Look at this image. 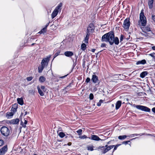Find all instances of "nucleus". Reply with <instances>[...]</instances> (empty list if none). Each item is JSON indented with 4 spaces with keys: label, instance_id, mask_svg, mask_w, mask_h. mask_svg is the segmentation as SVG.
<instances>
[{
    "label": "nucleus",
    "instance_id": "obj_27",
    "mask_svg": "<svg viewBox=\"0 0 155 155\" xmlns=\"http://www.w3.org/2000/svg\"><path fill=\"white\" fill-rule=\"evenodd\" d=\"M45 67L41 65V66L38 68V72L41 73Z\"/></svg>",
    "mask_w": 155,
    "mask_h": 155
},
{
    "label": "nucleus",
    "instance_id": "obj_20",
    "mask_svg": "<svg viewBox=\"0 0 155 155\" xmlns=\"http://www.w3.org/2000/svg\"><path fill=\"white\" fill-rule=\"evenodd\" d=\"M148 74V72L147 71H145L142 72L140 74V77L141 78H144Z\"/></svg>",
    "mask_w": 155,
    "mask_h": 155
},
{
    "label": "nucleus",
    "instance_id": "obj_26",
    "mask_svg": "<svg viewBox=\"0 0 155 155\" xmlns=\"http://www.w3.org/2000/svg\"><path fill=\"white\" fill-rule=\"evenodd\" d=\"M87 48L86 45L85 43H83L81 45V49L83 51L85 50Z\"/></svg>",
    "mask_w": 155,
    "mask_h": 155
},
{
    "label": "nucleus",
    "instance_id": "obj_18",
    "mask_svg": "<svg viewBox=\"0 0 155 155\" xmlns=\"http://www.w3.org/2000/svg\"><path fill=\"white\" fill-rule=\"evenodd\" d=\"M37 88L38 92L41 96H43L44 95V93L41 91L39 86H37Z\"/></svg>",
    "mask_w": 155,
    "mask_h": 155
},
{
    "label": "nucleus",
    "instance_id": "obj_19",
    "mask_svg": "<svg viewBox=\"0 0 155 155\" xmlns=\"http://www.w3.org/2000/svg\"><path fill=\"white\" fill-rule=\"evenodd\" d=\"M62 3L61 2L55 8V9L58 11H60L61 9V7L62 6Z\"/></svg>",
    "mask_w": 155,
    "mask_h": 155
},
{
    "label": "nucleus",
    "instance_id": "obj_53",
    "mask_svg": "<svg viewBox=\"0 0 155 155\" xmlns=\"http://www.w3.org/2000/svg\"><path fill=\"white\" fill-rule=\"evenodd\" d=\"M49 23H47V24L46 25H45V28H46V29H47V28L48 26V25H49Z\"/></svg>",
    "mask_w": 155,
    "mask_h": 155
},
{
    "label": "nucleus",
    "instance_id": "obj_51",
    "mask_svg": "<svg viewBox=\"0 0 155 155\" xmlns=\"http://www.w3.org/2000/svg\"><path fill=\"white\" fill-rule=\"evenodd\" d=\"M121 75V74H116L114 76H116V77L119 78V76H120Z\"/></svg>",
    "mask_w": 155,
    "mask_h": 155
},
{
    "label": "nucleus",
    "instance_id": "obj_24",
    "mask_svg": "<svg viewBox=\"0 0 155 155\" xmlns=\"http://www.w3.org/2000/svg\"><path fill=\"white\" fill-rule=\"evenodd\" d=\"M13 113L12 112H8L7 113L6 117L8 118H9L10 117L13 116Z\"/></svg>",
    "mask_w": 155,
    "mask_h": 155
},
{
    "label": "nucleus",
    "instance_id": "obj_5",
    "mask_svg": "<svg viewBox=\"0 0 155 155\" xmlns=\"http://www.w3.org/2000/svg\"><path fill=\"white\" fill-rule=\"evenodd\" d=\"M135 107L139 110L146 112H150V109L148 107L142 105H136Z\"/></svg>",
    "mask_w": 155,
    "mask_h": 155
},
{
    "label": "nucleus",
    "instance_id": "obj_11",
    "mask_svg": "<svg viewBox=\"0 0 155 155\" xmlns=\"http://www.w3.org/2000/svg\"><path fill=\"white\" fill-rule=\"evenodd\" d=\"M8 148L7 146H5L2 149H0V155L4 154L7 150Z\"/></svg>",
    "mask_w": 155,
    "mask_h": 155
},
{
    "label": "nucleus",
    "instance_id": "obj_32",
    "mask_svg": "<svg viewBox=\"0 0 155 155\" xmlns=\"http://www.w3.org/2000/svg\"><path fill=\"white\" fill-rule=\"evenodd\" d=\"M82 130L81 129H80L77 130L76 132L79 135H80L82 134Z\"/></svg>",
    "mask_w": 155,
    "mask_h": 155
},
{
    "label": "nucleus",
    "instance_id": "obj_64",
    "mask_svg": "<svg viewBox=\"0 0 155 155\" xmlns=\"http://www.w3.org/2000/svg\"><path fill=\"white\" fill-rule=\"evenodd\" d=\"M34 155H38L37 154L35 153L34 154Z\"/></svg>",
    "mask_w": 155,
    "mask_h": 155
},
{
    "label": "nucleus",
    "instance_id": "obj_52",
    "mask_svg": "<svg viewBox=\"0 0 155 155\" xmlns=\"http://www.w3.org/2000/svg\"><path fill=\"white\" fill-rule=\"evenodd\" d=\"M29 112H28L27 111H26L25 112V114L24 115H27L28 114H29Z\"/></svg>",
    "mask_w": 155,
    "mask_h": 155
},
{
    "label": "nucleus",
    "instance_id": "obj_16",
    "mask_svg": "<svg viewBox=\"0 0 155 155\" xmlns=\"http://www.w3.org/2000/svg\"><path fill=\"white\" fill-rule=\"evenodd\" d=\"M146 63V61L145 59H143L141 61H137L136 64L137 65L139 64H144Z\"/></svg>",
    "mask_w": 155,
    "mask_h": 155
},
{
    "label": "nucleus",
    "instance_id": "obj_3",
    "mask_svg": "<svg viewBox=\"0 0 155 155\" xmlns=\"http://www.w3.org/2000/svg\"><path fill=\"white\" fill-rule=\"evenodd\" d=\"M0 131L1 134L5 137L8 136L10 133L9 129L5 126L2 127L1 128Z\"/></svg>",
    "mask_w": 155,
    "mask_h": 155
},
{
    "label": "nucleus",
    "instance_id": "obj_4",
    "mask_svg": "<svg viewBox=\"0 0 155 155\" xmlns=\"http://www.w3.org/2000/svg\"><path fill=\"white\" fill-rule=\"evenodd\" d=\"M130 25L129 18H127L124 21L123 27L126 31H128Z\"/></svg>",
    "mask_w": 155,
    "mask_h": 155
},
{
    "label": "nucleus",
    "instance_id": "obj_1",
    "mask_svg": "<svg viewBox=\"0 0 155 155\" xmlns=\"http://www.w3.org/2000/svg\"><path fill=\"white\" fill-rule=\"evenodd\" d=\"M101 41L108 42L110 45H112L114 43L116 45H118L119 43V40L117 37H114L113 32L110 31L105 34L102 37Z\"/></svg>",
    "mask_w": 155,
    "mask_h": 155
},
{
    "label": "nucleus",
    "instance_id": "obj_54",
    "mask_svg": "<svg viewBox=\"0 0 155 155\" xmlns=\"http://www.w3.org/2000/svg\"><path fill=\"white\" fill-rule=\"evenodd\" d=\"M49 23H47V24L46 25H45V28H46V29H47V28L48 26V25H49Z\"/></svg>",
    "mask_w": 155,
    "mask_h": 155
},
{
    "label": "nucleus",
    "instance_id": "obj_9",
    "mask_svg": "<svg viewBox=\"0 0 155 155\" xmlns=\"http://www.w3.org/2000/svg\"><path fill=\"white\" fill-rule=\"evenodd\" d=\"M94 25L93 24H90L87 28V33H89L90 32H92L94 31Z\"/></svg>",
    "mask_w": 155,
    "mask_h": 155
},
{
    "label": "nucleus",
    "instance_id": "obj_55",
    "mask_svg": "<svg viewBox=\"0 0 155 155\" xmlns=\"http://www.w3.org/2000/svg\"><path fill=\"white\" fill-rule=\"evenodd\" d=\"M97 105L98 106H100L101 105V103H100L99 102V103H97Z\"/></svg>",
    "mask_w": 155,
    "mask_h": 155
},
{
    "label": "nucleus",
    "instance_id": "obj_34",
    "mask_svg": "<svg viewBox=\"0 0 155 155\" xmlns=\"http://www.w3.org/2000/svg\"><path fill=\"white\" fill-rule=\"evenodd\" d=\"M114 145H110L108 147H107V150L109 151L111 149L113 148L114 147Z\"/></svg>",
    "mask_w": 155,
    "mask_h": 155
},
{
    "label": "nucleus",
    "instance_id": "obj_58",
    "mask_svg": "<svg viewBox=\"0 0 155 155\" xmlns=\"http://www.w3.org/2000/svg\"><path fill=\"white\" fill-rule=\"evenodd\" d=\"M71 142H69L68 143V145L69 146H71Z\"/></svg>",
    "mask_w": 155,
    "mask_h": 155
},
{
    "label": "nucleus",
    "instance_id": "obj_22",
    "mask_svg": "<svg viewBox=\"0 0 155 155\" xmlns=\"http://www.w3.org/2000/svg\"><path fill=\"white\" fill-rule=\"evenodd\" d=\"M18 103L21 105H22L23 104V101L22 98H18L17 99Z\"/></svg>",
    "mask_w": 155,
    "mask_h": 155
},
{
    "label": "nucleus",
    "instance_id": "obj_57",
    "mask_svg": "<svg viewBox=\"0 0 155 155\" xmlns=\"http://www.w3.org/2000/svg\"><path fill=\"white\" fill-rule=\"evenodd\" d=\"M152 48L153 50H155V46H152Z\"/></svg>",
    "mask_w": 155,
    "mask_h": 155
},
{
    "label": "nucleus",
    "instance_id": "obj_37",
    "mask_svg": "<svg viewBox=\"0 0 155 155\" xmlns=\"http://www.w3.org/2000/svg\"><path fill=\"white\" fill-rule=\"evenodd\" d=\"M89 98L91 100H92L94 98V95L92 93H91L90 94Z\"/></svg>",
    "mask_w": 155,
    "mask_h": 155
},
{
    "label": "nucleus",
    "instance_id": "obj_14",
    "mask_svg": "<svg viewBox=\"0 0 155 155\" xmlns=\"http://www.w3.org/2000/svg\"><path fill=\"white\" fill-rule=\"evenodd\" d=\"M58 12V11L56 10V9H54L51 15V18L52 19L54 18L57 15Z\"/></svg>",
    "mask_w": 155,
    "mask_h": 155
},
{
    "label": "nucleus",
    "instance_id": "obj_60",
    "mask_svg": "<svg viewBox=\"0 0 155 155\" xmlns=\"http://www.w3.org/2000/svg\"><path fill=\"white\" fill-rule=\"evenodd\" d=\"M137 138V137H135V138H133V139H131V140H133L135 139H136V138Z\"/></svg>",
    "mask_w": 155,
    "mask_h": 155
},
{
    "label": "nucleus",
    "instance_id": "obj_48",
    "mask_svg": "<svg viewBox=\"0 0 155 155\" xmlns=\"http://www.w3.org/2000/svg\"><path fill=\"white\" fill-rule=\"evenodd\" d=\"M60 53V52L56 53L55 54L54 58H55V57L57 56L58 55V54H59Z\"/></svg>",
    "mask_w": 155,
    "mask_h": 155
},
{
    "label": "nucleus",
    "instance_id": "obj_36",
    "mask_svg": "<svg viewBox=\"0 0 155 155\" xmlns=\"http://www.w3.org/2000/svg\"><path fill=\"white\" fill-rule=\"evenodd\" d=\"M140 134H131L130 136H128V137H134V136H138Z\"/></svg>",
    "mask_w": 155,
    "mask_h": 155
},
{
    "label": "nucleus",
    "instance_id": "obj_28",
    "mask_svg": "<svg viewBox=\"0 0 155 155\" xmlns=\"http://www.w3.org/2000/svg\"><path fill=\"white\" fill-rule=\"evenodd\" d=\"M87 148L88 150L92 151L94 150V147L93 146H88Z\"/></svg>",
    "mask_w": 155,
    "mask_h": 155
},
{
    "label": "nucleus",
    "instance_id": "obj_39",
    "mask_svg": "<svg viewBox=\"0 0 155 155\" xmlns=\"http://www.w3.org/2000/svg\"><path fill=\"white\" fill-rule=\"evenodd\" d=\"M121 144H117L115 145L114 147V151L116 150L118 147H119L120 145Z\"/></svg>",
    "mask_w": 155,
    "mask_h": 155
},
{
    "label": "nucleus",
    "instance_id": "obj_49",
    "mask_svg": "<svg viewBox=\"0 0 155 155\" xmlns=\"http://www.w3.org/2000/svg\"><path fill=\"white\" fill-rule=\"evenodd\" d=\"M68 75V74H67V75H64V76H63L60 77H59V78H61V79H63V78H65V77H66Z\"/></svg>",
    "mask_w": 155,
    "mask_h": 155
},
{
    "label": "nucleus",
    "instance_id": "obj_61",
    "mask_svg": "<svg viewBox=\"0 0 155 155\" xmlns=\"http://www.w3.org/2000/svg\"><path fill=\"white\" fill-rule=\"evenodd\" d=\"M109 146H108L107 145H105V147H106V148H107V147H108Z\"/></svg>",
    "mask_w": 155,
    "mask_h": 155
},
{
    "label": "nucleus",
    "instance_id": "obj_40",
    "mask_svg": "<svg viewBox=\"0 0 155 155\" xmlns=\"http://www.w3.org/2000/svg\"><path fill=\"white\" fill-rule=\"evenodd\" d=\"M90 81V79L89 78H87L86 79L85 82L88 83Z\"/></svg>",
    "mask_w": 155,
    "mask_h": 155
},
{
    "label": "nucleus",
    "instance_id": "obj_50",
    "mask_svg": "<svg viewBox=\"0 0 155 155\" xmlns=\"http://www.w3.org/2000/svg\"><path fill=\"white\" fill-rule=\"evenodd\" d=\"M152 111L155 114V107L152 108Z\"/></svg>",
    "mask_w": 155,
    "mask_h": 155
},
{
    "label": "nucleus",
    "instance_id": "obj_25",
    "mask_svg": "<svg viewBox=\"0 0 155 155\" xmlns=\"http://www.w3.org/2000/svg\"><path fill=\"white\" fill-rule=\"evenodd\" d=\"M47 31V29H46V28H42L38 33H39L40 34H44Z\"/></svg>",
    "mask_w": 155,
    "mask_h": 155
},
{
    "label": "nucleus",
    "instance_id": "obj_63",
    "mask_svg": "<svg viewBox=\"0 0 155 155\" xmlns=\"http://www.w3.org/2000/svg\"><path fill=\"white\" fill-rule=\"evenodd\" d=\"M34 44H34V43H33V44H31V45H32V46H33V45H34Z\"/></svg>",
    "mask_w": 155,
    "mask_h": 155
},
{
    "label": "nucleus",
    "instance_id": "obj_62",
    "mask_svg": "<svg viewBox=\"0 0 155 155\" xmlns=\"http://www.w3.org/2000/svg\"><path fill=\"white\" fill-rule=\"evenodd\" d=\"M58 81H59V80H57L55 81H56L57 82H58Z\"/></svg>",
    "mask_w": 155,
    "mask_h": 155
},
{
    "label": "nucleus",
    "instance_id": "obj_12",
    "mask_svg": "<svg viewBox=\"0 0 155 155\" xmlns=\"http://www.w3.org/2000/svg\"><path fill=\"white\" fill-rule=\"evenodd\" d=\"M64 54L67 57H70L74 55V53L71 51H66L64 53Z\"/></svg>",
    "mask_w": 155,
    "mask_h": 155
},
{
    "label": "nucleus",
    "instance_id": "obj_15",
    "mask_svg": "<svg viewBox=\"0 0 155 155\" xmlns=\"http://www.w3.org/2000/svg\"><path fill=\"white\" fill-rule=\"evenodd\" d=\"M19 122V120L18 118L12 120L10 121L11 123L13 124H18Z\"/></svg>",
    "mask_w": 155,
    "mask_h": 155
},
{
    "label": "nucleus",
    "instance_id": "obj_23",
    "mask_svg": "<svg viewBox=\"0 0 155 155\" xmlns=\"http://www.w3.org/2000/svg\"><path fill=\"white\" fill-rule=\"evenodd\" d=\"M46 80L45 78L43 76H41L39 78V81L41 83L44 82Z\"/></svg>",
    "mask_w": 155,
    "mask_h": 155
},
{
    "label": "nucleus",
    "instance_id": "obj_7",
    "mask_svg": "<svg viewBox=\"0 0 155 155\" xmlns=\"http://www.w3.org/2000/svg\"><path fill=\"white\" fill-rule=\"evenodd\" d=\"M93 82L97 85L99 84L100 83L99 81L98 80V77L95 74L93 75L91 79Z\"/></svg>",
    "mask_w": 155,
    "mask_h": 155
},
{
    "label": "nucleus",
    "instance_id": "obj_30",
    "mask_svg": "<svg viewBox=\"0 0 155 155\" xmlns=\"http://www.w3.org/2000/svg\"><path fill=\"white\" fill-rule=\"evenodd\" d=\"M102 148H103V150L102 151V153L104 154L108 151L107 149V148H105L104 147H102Z\"/></svg>",
    "mask_w": 155,
    "mask_h": 155
},
{
    "label": "nucleus",
    "instance_id": "obj_13",
    "mask_svg": "<svg viewBox=\"0 0 155 155\" xmlns=\"http://www.w3.org/2000/svg\"><path fill=\"white\" fill-rule=\"evenodd\" d=\"M153 1L154 0H148V6L149 8L150 9H152L153 8Z\"/></svg>",
    "mask_w": 155,
    "mask_h": 155
},
{
    "label": "nucleus",
    "instance_id": "obj_33",
    "mask_svg": "<svg viewBox=\"0 0 155 155\" xmlns=\"http://www.w3.org/2000/svg\"><path fill=\"white\" fill-rule=\"evenodd\" d=\"M79 138L81 139H86L87 137L85 135H84L82 136H80Z\"/></svg>",
    "mask_w": 155,
    "mask_h": 155
},
{
    "label": "nucleus",
    "instance_id": "obj_29",
    "mask_svg": "<svg viewBox=\"0 0 155 155\" xmlns=\"http://www.w3.org/2000/svg\"><path fill=\"white\" fill-rule=\"evenodd\" d=\"M127 137V136L124 135L122 136H120L118 137V139L120 140H124Z\"/></svg>",
    "mask_w": 155,
    "mask_h": 155
},
{
    "label": "nucleus",
    "instance_id": "obj_59",
    "mask_svg": "<svg viewBox=\"0 0 155 155\" xmlns=\"http://www.w3.org/2000/svg\"><path fill=\"white\" fill-rule=\"evenodd\" d=\"M103 101L102 100H100L99 101V102L101 103Z\"/></svg>",
    "mask_w": 155,
    "mask_h": 155
},
{
    "label": "nucleus",
    "instance_id": "obj_46",
    "mask_svg": "<svg viewBox=\"0 0 155 155\" xmlns=\"http://www.w3.org/2000/svg\"><path fill=\"white\" fill-rule=\"evenodd\" d=\"M154 54H155V53H152L151 54H150L149 55L151 57L154 58Z\"/></svg>",
    "mask_w": 155,
    "mask_h": 155
},
{
    "label": "nucleus",
    "instance_id": "obj_56",
    "mask_svg": "<svg viewBox=\"0 0 155 155\" xmlns=\"http://www.w3.org/2000/svg\"><path fill=\"white\" fill-rule=\"evenodd\" d=\"M95 49H92V50H91V51L93 52H94L95 51Z\"/></svg>",
    "mask_w": 155,
    "mask_h": 155
},
{
    "label": "nucleus",
    "instance_id": "obj_38",
    "mask_svg": "<svg viewBox=\"0 0 155 155\" xmlns=\"http://www.w3.org/2000/svg\"><path fill=\"white\" fill-rule=\"evenodd\" d=\"M124 38V36L122 35H120V42H121L122 41L123 38Z\"/></svg>",
    "mask_w": 155,
    "mask_h": 155
},
{
    "label": "nucleus",
    "instance_id": "obj_41",
    "mask_svg": "<svg viewBox=\"0 0 155 155\" xmlns=\"http://www.w3.org/2000/svg\"><path fill=\"white\" fill-rule=\"evenodd\" d=\"M27 120H25V121H24V125H23V126L24 127H26V125L27 124Z\"/></svg>",
    "mask_w": 155,
    "mask_h": 155
},
{
    "label": "nucleus",
    "instance_id": "obj_42",
    "mask_svg": "<svg viewBox=\"0 0 155 155\" xmlns=\"http://www.w3.org/2000/svg\"><path fill=\"white\" fill-rule=\"evenodd\" d=\"M4 144L3 141L2 140H0V146Z\"/></svg>",
    "mask_w": 155,
    "mask_h": 155
},
{
    "label": "nucleus",
    "instance_id": "obj_35",
    "mask_svg": "<svg viewBox=\"0 0 155 155\" xmlns=\"http://www.w3.org/2000/svg\"><path fill=\"white\" fill-rule=\"evenodd\" d=\"M33 78V77H27L26 78V79L28 81H31Z\"/></svg>",
    "mask_w": 155,
    "mask_h": 155
},
{
    "label": "nucleus",
    "instance_id": "obj_2",
    "mask_svg": "<svg viewBox=\"0 0 155 155\" xmlns=\"http://www.w3.org/2000/svg\"><path fill=\"white\" fill-rule=\"evenodd\" d=\"M146 19L144 15V13L142 11L140 14L139 23H141L142 26H145L146 24Z\"/></svg>",
    "mask_w": 155,
    "mask_h": 155
},
{
    "label": "nucleus",
    "instance_id": "obj_44",
    "mask_svg": "<svg viewBox=\"0 0 155 155\" xmlns=\"http://www.w3.org/2000/svg\"><path fill=\"white\" fill-rule=\"evenodd\" d=\"M45 86H43V85H41V89L43 90V91H44V89H45Z\"/></svg>",
    "mask_w": 155,
    "mask_h": 155
},
{
    "label": "nucleus",
    "instance_id": "obj_6",
    "mask_svg": "<svg viewBox=\"0 0 155 155\" xmlns=\"http://www.w3.org/2000/svg\"><path fill=\"white\" fill-rule=\"evenodd\" d=\"M143 32L147 33V32L150 31V32L148 33L150 36H152L153 34L151 31L150 28L149 26H147L145 27L141 28Z\"/></svg>",
    "mask_w": 155,
    "mask_h": 155
},
{
    "label": "nucleus",
    "instance_id": "obj_43",
    "mask_svg": "<svg viewBox=\"0 0 155 155\" xmlns=\"http://www.w3.org/2000/svg\"><path fill=\"white\" fill-rule=\"evenodd\" d=\"M106 46V44L105 43H102L101 45V47L102 48L105 47Z\"/></svg>",
    "mask_w": 155,
    "mask_h": 155
},
{
    "label": "nucleus",
    "instance_id": "obj_10",
    "mask_svg": "<svg viewBox=\"0 0 155 155\" xmlns=\"http://www.w3.org/2000/svg\"><path fill=\"white\" fill-rule=\"evenodd\" d=\"M89 138L92 140L96 141L102 140L101 139L97 136L95 135H92L90 137H89Z\"/></svg>",
    "mask_w": 155,
    "mask_h": 155
},
{
    "label": "nucleus",
    "instance_id": "obj_21",
    "mask_svg": "<svg viewBox=\"0 0 155 155\" xmlns=\"http://www.w3.org/2000/svg\"><path fill=\"white\" fill-rule=\"evenodd\" d=\"M89 37V34L88 33H87L86 36L84 40V42L86 43H88V39Z\"/></svg>",
    "mask_w": 155,
    "mask_h": 155
},
{
    "label": "nucleus",
    "instance_id": "obj_17",
    "mask_svg": "<svg viewBox=\"0 0 155 155\" xmlns=\"http://www.w3.org/2000/svg\"><path fill=\"white\" fill-rule=\"evenodd\" d=\"M121 105V101H118L116 104V110L118 109Z\"/></svg>",
    "mask_w": 155,
    "mask_h": 155
},
{
    "label": "nucleus",
    "instance_id": "obj_31",
    "mask_svg": "<svg viewBox=\"0 0 155 155\" xmlns=\"http://www.w3.org/2000/svg\"><path fill=\"white\" fill-rule=\"evenodd\" d=\"M65 134L62 132H60L59 134V135L61 138L65 136Z\"/></svg>",
    "mask_w": 155,
    "mask_h": 155
},
{
    "label": "nucleus",
    "instance_id": "obj_45",
    "mask_svg": "<svg viewBox=\"0 0 155 155\" xmlns=\"http://www.w3.org/2000/svg\"><path fill=\"white\" fill-rule=\"evenodd\" d=\"M130 141H124L122 142V144H125V145H126L127 144V143L128 142H130Z\"/></svg>",
    "mask_w": 155,
    "mask_h": 155
},
{
    "label": "nucleus",
    "instance_id": "obj_8",
    "mask_svg": "<svg viewBox=\"0 0 155 155\" xmlns=\"http://www.w3.org/2000/svg\"><path fill=\"white\" fill-rule=\"evenodd\" d=\"M50 57V56L47 57L46 58L42 60L41 62V65L45 67L46 66L49 61Z\"/></svg>",
    "mask_w": 155,
    "mask_h": 155
},
{
    "label": "nucleus",
    "instance_id": "obj_47",
    "mask_svg": "<svg viewBox=\"0 0 155 155\" xmlns=\"http://www.w3.org/2000/svg\"><path fill=\"white\" fill-rule=\"evenodd\" d=\"M152 18L153 20L155 22V15H152Z\"/></svg>",
    "mask_w": 155,
    "mask_h": 155
}]
</instances>
